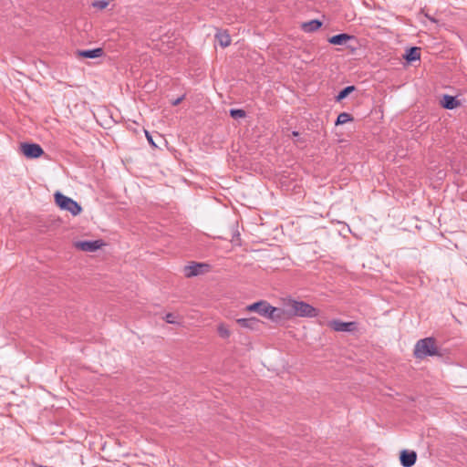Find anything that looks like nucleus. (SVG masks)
<instances>
[{
	"mask_svg": "<svg viewBox=\"0 0 467 467\" xmlns=\"http://www.w3.org/2000/svg\"><path fill=\"white\" fill-rule=\"evenodd\" d=\"M285 306L286 307V312L290 316L314 317L318 314L317 310L314 306L304 301L287 299L285 302Z\"/></svg>",
	"mask_w": 467,
	"mask_h": 467,
	"instance_id": "1",
	"label": "nucleus"
},
{
	"mask_svg": "<svg viewBox=\"0 0 467 467\" xmlns=\"http://www.w3.org/2000/svg\"><path fill=\"white\" fill-rule=\"evenodd\" d=\"M438 353L435 340L431 337H426L419 340L414 348V355L418 358H423L427 356H434Z\"/></svg>",
	"mask_w": 467,
	"mask_h": 467,
	"instance_id": "2",
	"label": "nucleus"
},
{
	"mask_svg": "<svg viewBox=\"0 0 467 467\" xmlns=\"http://www.w3.org/2000/svg\"><path fill=\"white\" fill-rule=\"evenodd\" d=\"M55 202L60 209L69 212L74 216L82 211L81 206L76 201L59 192L55 193Z\"/></svg>",
	"mask_w": 467,
	"mask_h": 467,
	"instance_id": "3",
	"label": "nucleus"
},
{
	"mask_svg": "<svg viewBox=\"0 0 467 467\" xmlns=\"http://www.w3.org/2000/svg\"><path fill=\"white\" fill-rule=\"evenodd\" d=\"M21 152L29 159H36L44 154L43 149L40 145L36 143H22L20 145Z\"/></svg>",
	"mask_w": 467,
	"mask_h": 467,
	"instance_id": "4",
	"label": "nucleus"
},
{
	"mask_svg": "<svg viewBox=\"0 0 467 467\" xmlns=\"http://www.w3.org/2000/svg\"><path fill=\"white\" fill-rule=\"evenodd\" d=\"M209 265L206 264L195 263L184 267V275L188 278L193 277L208 271Z\"/></svg>",
	"mask_w": 467,
	"mask_h": 467,
	"instance_id": "5",
	"label": "nucleus"
},
{
	"mask_svg": "<svg viewBox=\"0 0 467 467\" xmlns=\"http://www.w3.org/2000/svg\"><path fill=\"white\" fill-rule=\"evenodd\" d=\"M103 245L101 240L96 241H78L74 244V246L84 252H95Z\"/></svg>",
	"mask_w": 467,
	"mask_h": 467,
	"instance_id": "6",
	"label": "nucleus"
},
{
	"mask_svg": "<svg viewBox=\"0 0 467 467\" xmlns=\"http://www.w3.org/2000/svg\"><path fill=\"white\" fill-rule=\"evenodd\" d=\"M268 306H269L268 302H266L265 300H261V301L255 302L254 304L248 305L245 307V310L248 312H256L260 316L265 317L267 311H268Z\"/></svg>",
	"mask_w": 467,
	"mask_h": 467,
	"instance_id": "7",
	"label": "nucleus"
},
{
	"mask_svg": "<svg viewBox=\"0 0 467 467\" xmlns=\"http://www.w3.org/2000/svg\"><path fill=\"white\" fill-rule=\"evenodd\" d=\"M328 326L335 331L342 332V331H352L356 327V323L354 322H343L341 320H332L329 322Z\"/></svg>",
	"mask_w": 467,
	"mask_h": 467,
	"instance_id": "8",
	"label": "nucleus"
},
{
	"mask_svg": "<svg viewBox=\"0 0 467 467\" xmlns=\"http://www.w3.org/2000/svg\"><path fill=\"white\" fill-rule=\"evenodd\" d=\"M400 463L403 467H411L417 460V453L414 451L403 450L400 456Z\"/></svg>",
	"mask_w": 467,
	"mask_h": 467,
	"instance_id": "9",
	"label": "nucleus"
},
{
	"mask_svg": "<svg viewBox=\"0 0 467 467\" xmlns=\"http://www.w3.org/2000/svg\"><path fill=\"white\" fill-rule=\"evenodd\" d=\"M236 323L244 328H248L251 330L258 329L260 326V320L256 317H249V318H238Z\"/></svg>",
	"mask_w": 467,
	"mask_h": 467,
	"instance_id": "10",
	"label": "nucleus"
},
{
	"mask_svg": "<svg viewBox=\"0 0 467 467\" xmlns=\"http://www.w3.org/2000/svg\"><path fill=\"white\" fill-rule=\"evenodd\" d=\"M284 316H285V310L272 306L269 304L268 311H267L265 317L269 318L270 320H272L274 322H279L280 320H282L284 318Z\"/></svg>",
	"mask_w": 467,
	"mask_h": 467,
	"instance_id": "11",
	"label": "nucleus"
},
{
	"mask_svg": "<svg viewBox=\"0 0 467 467\" xmlns=\"http://www.w3.org/2000/svg\"><path fill=\"white\" fill-rule=\"evenodd\" d=\"M441 104L443 108L447 109H453L460 106V101L457 100L454 97L450 95H444L442 99L441 100Z\"/></svg>",
	"mask_w": 467,
	"mask_h": 467,
	"instance_id": "12",
	"label": "nucleus"
},
{
	"mask_svg": "<svg viewBox=\"0 0 467 467\" xmlns=\"http://www.w3.org/2000/svg\"><path fill=\"white\" fill-rule=\"evenodd\" d=\"M321 26H322V22H320L317 19H314V20L303 23L301 26V28L306 33H311V32H315L317 29H319L321 27Z\"/></svg>",
	"mask_w": 467,
	"mask_h": 467,
	"instance_id": "13",
	"label": "nucleus"
},
{
	"mask_svg": "<svg viewBox=\"0 0 467 467\" xmlns=\"http://www.w3.org/2000/svg\"><path fill=\"white\" fill-rule=\"evenodd\" d=\"M352 37H353L352 36L344 33V34H339V35L331 36L328 39V42L333 45L341 46V45L346 44L347 41L351 39Z\"/></svg>",
	"mask_w": 467,
	"mask_h": 467,
	"instance_id": "14",
	"label": "nucleus"
},
{
	"mask_svg": "<svg viewBox=\"0 0 467 467\" xmlns=\"http://www.w3.org/2000/svg\"><path fill=\"white\" fill-rule=\"evenodd\" d=\"M78 55L79 57H87V58H96L99 57L103 55V49L102 48H95L91 50H82L78 51Z\"/></svg>",
	"mask_w": 467,
	"mask_h": 467,
	"instance_id": "15",
	"label": "nucleus"
},
{
	"mask_svg": "<svg viewBox=\"0 0 467 467\" xmlns=\"http://www.w3.org/2000/svg\"><path fill=\"white\" fill-rule=\"evenodd\" d=\"M420 49L419 47H410L407 50L404 58L409 62L419 60L420 57Z\"/></svg>",
	"mask_w": 467,
	"mask_h": 467,
	"instance_id": "16",
	"label": "nucleus"
},
{
	"mask_svg": "<svg viewBox=\"0 0 467 467\" xmlns=\"http://www.w3.org/2000/svg\"><path fill=\"white\" fill-rule=\"evenodd\" d=\"M216 38L221 47H226L231 44V37L227 33L219 32L216 34Z\"/></svg>",
	"mask_w": 467,
	"mask_h": 467,
	"instance_id": "17",
	"label": "nucleus"
},
{
	"mask_svg": "<svg viewBox=\"0 0 467 467\" xmlns=\"http://www.w3.org/2000/svg\"><path fill=\"white\" fill-rule=\"evenodd\" d=\"M217 332L219 334V336L222 337V338H229L230 336H231V331L230 329L228 328V327L223 324V323H221L218 325L217 327Z\"/></svg>",
	"mask_w": 467,
	"mask_h": 467,
	"instance_id": "18",
	"label": "nucleus"
},
{
	"mask_svg": "<svg viewBox=\"0 0 467 467\" xmlns=\"http://www.w3.org/2000/svg\"><path fill=\"white\" fill-rule=\"evenodd\" d=\"M355 90L354 86H348L345 88H343L336 97V101L339 102L345 98H347L352 91Z\"/></svg>",
	"mask_w": 467,
	"mask_h": 467,
	"instance_id": "19",
	"label": "nucleus"
},
{
	"mask_svg": "<svg viewBox=\"0 0 467 467\" xmlns=\"http://www.w3.org/2000/svg\"><path fill=\"white\" fill-rule=\"evenodd\" d=\"M353 120L352 116L349 113L342 112L337 116L336 125H343Z\"/></svg>",
	"mask_w": 467,
	"mask_h": 467,
	"instance_id": "20",
	"label": "nucleus"
},
{
	"mask_svg": "<svg viewBox=\"0 0 467 467\" xmlns=\"http://www.w3.org/2000/svg\"><path fill=\"white\" fill-rule=\"evenodd\" d=\"M230 115L234 119L244 118L245 112L243 109H231Z\"/></svg>",
	"mask_w": 467,
	"mask_h": 467,
	"instance_id": "21",
	"label": "nucleus"
},
{
	"mask_svg": "<svg viewBox=\"0 0 467 467\" xmlns=\"http://www.w3.org/2000/svg\"><path fill=\"white\" fill-rule=\"evenodd\" d=\"M164 320L169 324H178L179 323L176 317L171 313L166 314V316L164 317Z\"/></svg>",
	"mask_w": 467,
	"mask_h": 467,
	"instance_id": "22",
	"label": "nucleus"
},
{
	"mask_svg": "<svg viewBox=\"0 0 467 467\" xmlns=\"http://www.w3.org/2000/svg\"><path fill=\"white\" fill-rule=\"evenodd\" d=\"M109 5V2L107 0L96 1L93 3V6L98 7L99 9H104Z\"/></svg>",
	"mask_w": 467,
	"mask_h": 467,
	"instance_id": "23",
	"label": "nucleus"
},
{
	"mask_svg": "<svg viewBox=\"0 0 467 467\" xmlns=\"http://www.w3.org/2000/svg\"><path fill=\"white\" fill-rule=\"evenodd\" d=\"M145 135H146V138L148 140V141L154 147H156V144L154 143L153 140H152V137L151 135L147 131L145 130Z\"/></svg>",
	"mask_w": 467,
	"mask_h": 467,
	"instance_id": "24",
	"label": "nucleus"
},
{
	"mask_svg": "<svg viewBox=\"0 0 467 467\" xmlns=\"http://www.w3.org/2000/svg\"><path fill=\"white\" fill-rule=\"evenodd\" d=\"M182 99H183V98H182H182H178V99H176L172 102V105H173V106H177V105H179V104L182 102Z\"/></svg>",
	"mask_w": 467,
	"mask_h": 467,
	"instance_id": "25",
	"label": "nucleus"
},
{
	"mask_svg": "<svg viewBox=\"0 0 467 467\" xmlns=\"http://www.w3.org/2000/svg\"><path fill=\"white\" fill-rule=\"evenodd\" d=\"M292 135L295 136V137L298 136V132L297 131H293Z\"/></svg>",
	"mask_w": 467,
	"mask_h": 467,
	"instance_id": "26",
	"label": "nucleus"
}]
</instances>
